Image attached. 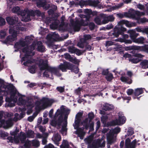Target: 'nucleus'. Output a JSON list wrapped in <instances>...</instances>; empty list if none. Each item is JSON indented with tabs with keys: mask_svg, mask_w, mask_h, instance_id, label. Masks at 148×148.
Here are the masks:
<instances>
[{
	"mask_svg": "<svg viewBox=\"0 0 148 148\" xmlns=\"http://www.w3.org/2000/svg\"><path fill=\"white\" fill-rule=\"evenodd\" d=\"M1 87L3 89H1L2 90L0 91V106L3 102L2 96L6 95L8 96L6 97L5 101L8 103V105L9 107L14 106L16 102L19 105H25L29 109H31L34 106V102L30 100L26 102L24 96L20 94L16 90L10 91L4 85V83Z\"/></svg>",
	"mask_w": 148,
	"mask_h": 148,
	"instance_id": "nucleus-1",
	"label": "nucleus"
},
{
	"mask_svg": "<svg viewBox=\"0 0 148 148\" xmlns=\"http://www.w3.org/2000/svg\"><path fill=\"white\" fill-rule=\"evenodd\" d=\"M70 112V109L66 108L63 106H62L60 109H59L57 110L54 117L53 116V109H51L49 112V117L50 118H53V119H55L57 117L59 116V122L58 123H57L55 121L52 120L51 121L50 124L54 126H56L57 125L58 126L62 125V127L61 132L63 135H65L66 134L67 119L68 115L69 114Z\"/></svg>",
	"mask_w": 148,
	"mask_h": 148,
	"instance_id": "nucleus-2",
	"label": "nucleus"
},
{
	"mask_svg": "<svg viewBox=\"0 0 148 148\" xmlns=\"http://www.w3.org/2000/svg\"><path fill=\"white\" fill-rule=\"evenodd\" d=\"M6 20L7 22L11 25L9 30V33L11 35L7 37L5 43H9L16 39L17 34L19 33V30L24 32L26 30V29L25 27H18V25H16L18 22L17 17L11 18L8 17Z\"/></svg>",
	"mask_w": 148,
	"mask_h": 148,
	"instance_id": "nucleus-3",
	"label": "nucleus"
},
{
	"mask_svg": "<svg viewBox=\"0 0 148 148\" xmlns=\"http://www.w3.org/2000/svg\"><path fill=\"white\" fill-rule=\"evenodd\" d=\"M36 44L33 43L32 46L28 47L27 46L22 48L21 51L20 57L21 58V62H24L23 64L25 66H30L32 64L34 63L35 60L32 58L34 53L33 51L36 48Z\"/></svg>",
	"mask_w": 148,
	"mask_h": 148,
	"instance_id": "nucleus-4",
	"label": "nucleus"
},
{
	"mask_svg": "<svg viewBox=\"0 0 148 148\" xmlns=\"http://www.w3.org/2000/svg\"><path fill=\"white\" fill-rule=\"evenodd\" d=\"M36 63L38 65L39 67L41 70L45 69L43 73L44 77H48L49 76L48 73L51 74H55L58 76H61V74L58 72V69L49 66L47 60H44L42 59L38 58Z\"/></svg>",
	"mask_w": 148,
	"mask_h": 148,
	"instance_id": "nucleus-5",
	"label": "nucleus"
},
{
	"mask_svg": "<svg viewBox=\"0 0 148 148\" xmlns=\"http://www.w3.org/2000/svg\"><path fill=\"white\" fill-rule=\"evenodd\" d=\"M83 114L82 111L78 112L77 114L76 115L74 123L73 125L74 128L77 129L75 133L77 134L78 136L80 137L81 139L83 138V136L84 135L85 133L83 132V128H78V127L81 125V124L82 125H83L82 124V123L81 124H79V122Z\"/></svg>",
	"mask_w": 148,
	"mask_h": 148,
	"instance_id": "nucleus-6",
	"label": "nucleus"
},
{
	"mask_svg": "<svg viewBox=\"0 0 148 148\" xmlns=\"http://www.w3.org/2000/svg\"><path fill=\"white\" fill-rule=\"evenodd\" d=\"M143 12H140L139 11H135L133 9H130L128 12L124 14V16L126 17L132 18L137 20L138 23H143L146 21V19L145 18H140L139 17L144 15Z\"/></svg>",
	"mask_w": 148,
	"mask_h": 148,
	"instance_id": "nucleus-7",
	"label": "nucleus"
},
{
	"mask_svg": "<svg viewBox=\"0 0 148 148\" xmlns=\"http://www.w3.org/2000/svg\"><path fill=\"white\" fill-rule=\"evenodd\" d=\"M13 12L17 13L18 14H21L22 16V21H28L30 20V16H34V14H31V12L28 11L24 10L22 12L21 11L20 8L18 6L13 8L12 9Z\"/></svg>",
	"mask_w": 148,
	"mask_h": 148,
	"instance_id": "nucleus-8",
	"label": "nucleus"
},
{
	"mask_svg": "<svg viewBox=\"0 0 148 148\" xmlns=\"http://www.w3.org/2000/svg\"><path fill=\"white\" fill-rule=\"evenodd\" d=\"M53 102V99L44 97L40 101L36 102L35 104L36 108L37 109H44L51 106Z\"/></svg>",
	"mask_w": 148,
	"mask_h": 148,
	"instance_id": "nucleus-9",
	"label": "nucleus"
},
{
	"mask_svg": "<svg viewBox=\"0 0 148 148\" xmlns=\"http://www.w3.org/2000/svg\"><path fill=\"white\" fill-rule=\"evenodd\" d=\"M34 132L32 130H28L26 135L24 133L21 132L20 133L19 138L22 143H25L24 146L27 147L29 148L30 146L31 142L27 140L25 142V140L26 138H33L34 136Z\"/></svg>",
	"mask_w": 148,
	"mask_h": 148,
	"instance_id": "nucleus-10",
	"label": "nucleus"
},
{
	"mask_svg": "<svg viewBox=\"0 0 148 148\" xmlns=\"http://www.w3.org/2000/svg\"><path fill=\"white\" fill-rule=\"evenodd\" d=\"M120 131V128L119 127H116L114 130H110L109 134L107 135V140L108 143L110 144L113 143L115 140V136H114V134H117Z\"/></svg>",
	"mask_w": 148,
	"mask_h": 148,
	"instance_id": "nucleus-11",
	"label": "nucleus"
},
{
	"mask_svg": "<svg viewBox=\"0 0 148 148\" xmlns=\"http://www.w3.org/2000/svg\"><path fill=\"white\" fill-rule=\"evenodd\" d=\"M119 119H116L112 122L109 125H121L125 123L126 118L121 112L119 113Z\"/></svg>",
	"mask_w": 148,
	"mask_h": 148,
	"instance_id": "nucleus-12",
	"label": "nucleus"
},
{
	"mask_svg": "<svg viewBox=\"0 0 148 148\" xmlns=\"http://www.w3.org/2000/svg\"><path fill=\"white\" fill-rule=\"evenodd\" d=\"M88 115L89 119L88 118L86 119L83 122L82 124L86 129L89 127L90 128H92L93 127L94 125L93 123L91 121V120L94 117L93 113L92 112H90L88 114Z\"/></svg>",
	"mask_w": 148,
	"mask_h": 148,
	"instance_id": "nucleus-13",
	"label": "nucleus"
},
{
	"mask_svg": "<svg viewBox=\"0 0 148 148\" xmlns=\"http://www.w3.org/2000/svg\"><path fill=\"white\" fill-rule=\"evenodd\" d=\"M88 19L85 17L83 19H80L79 21H76L75 24L73 25L74 29L75 31H79L81 25L85 26L88 24Z\"/></svg>",
	"mask_w": 148,
	"mask_h": 148,
	"instance_id": "nucleus-14",
	"label": "nucleus"
},
{
	"mask_svg": "<svg viewBox=\"0 0 148 148\" xmlns=\"http://www.w3.org/2000/svg\"><path fill=\"white\" fill-rule=\"evenodd\" d=\"M126 139L125 141V146L126 148H135V145L136 143V140H133L130 143V139H132L134 137V136H128L127 135H125V136Z\"/></svg>",
	"mask_w": 148,
	"mask_h": 148,
	"instance_id": "nucleus-15",
	"label": "nucleus"
},
{
	"mask_svg": "<svg viewBox=\"0 0 148 148\" xmlns=\"http://www.w3.org/2000/svg\"><path fill=\"white\" fill-rule=\"evenodd\" d=\"M70 66H72V64L67 62H65L63 64H60L58 68L62 72H65L66 71L67 69L72 70Z\"/></svg>",
	"mask_w": 148,
	"mask_h": 148,
	"instance_id": "nucleus-16",
	"label": "nucleus"
},
{
	"mask_svg": "<svg viewBox=\"0 0 148 148\" xmlns=\"http://www.w3.org/2000/svg\"><path fill=\"white\" fill-rule=\"evenodd\" d=\"M144 56L138 53H136L132 56V58L130 59L129 60L134 63H137L139 62Z\"/></svg>",
	"mask_w": 148,
	"mask_h": 148,
	"instance_id": "nucleus-17",
	"label": "nucleus"
},
{
	"mask_svg": "<svg viewBox=\"0 0 148 148\" xmlns=\"http://www.w3.org/2000/svg\"><path fill=\"white\" fill-rule=\"evenodd\" d=\"M105 142L103 137L101 139H98L94 141L93 145L96 147H104L105 145Z\"/></svg>",
	"mask_w": 148,
	"mask_h": 148,
	"instance_id": "nucleus-18",
	"label": "nucleus"
},
{
	"mask_svg": "<svg viewBox=\"0 0 148 148\" xmlns=\"http://www.w3.org/2000/svg\"><path fill=\"white\" fill-rule=\"evenodd\" d=\"M61 137L60 135L56 133L54 134L52 138V140L55 144L57 145H59V142L61 140Z\"/></svg>",
	"mask_w": 148,
	"mask_h": 148,
	"instance_id": "nucleus-19",
	"label": "nucleus"
},
{
	"mask_svg": "<svg viewBox=\"0 0 148 148\" xmlns=\"http://www.w3.org/2000/svg\"><path fill=\"white\" fill-rule=\"evenodd\" d=\"M25 46V41L24 40H21L15 44L14 47L18 50L21 49Z\"/></svg>",
	"mask_w": 148,
	"mask_h": 148,
	"instance_id": "nucleus-20",
	"label": "nucleus"
},
{
	"mask_svg": "<svg viewBox=\"0 0 148 148\" xmlns=\"http://www.w3.org/2000/svg\"><path fill=\"white\" fill-rule=\"evenodd\" d=\"M125 24L128 27H131L132 26L133 24L125 20H122L118 23V25H121Z\"/></svg>",
	"mask_w": 148,
	"mask_h": 148,
	"instance_id": "nucleus-21",
	"label": "nucleus"
},
{
	"mask_svg": "<svg viewBox=\"0 0 148 148\" xmlns=\"http://www.w3.org/2000/svg\"><path fill=\"white\" fill-rule=\"evenodd\" d=\"M128 32L130 34V37L132 40L138 35V34L136 33L135 31L133 30H129Z\"/></svg>",
	"mask_w": 148,
	"mask_h": 148,
	"instance_id": "nucleus-22",
	"label": "nucleus"
},
{
	"mask_svg": "<svg viewBox=\"0 0 148 148\" xmlns=\"http://www.w3.org/2000/svg\"><path fill=\"white\" fill-rule=\"evenodd\" d=\"M132 41L136 43L143 44L144 42L145 38L143 37H140L137 38H135Z\"/></svg>",
	"mask_w": 148,
	"mask_h": 148,
	"instance_id": "nucleus-23",
	"label": "nucleus"
},
{
	"mask_svg": "<svg viewBox=\"0 0 148 148\" xmlns=\"http://www.w3.org/2000/svg\"><path fill=\"white\" fill-rule=\"evenodd\" d=\"M114 18L112 15H110L108 16L103 21V24H106L110 21H112L114 20Z\"/></svg>",
	"mask_w": 148,
	"mask_h": 148,
	"instance_id": "nucleus-24",
	"label": "nucleus"
},
{
	"mask_svg": "<svg viewBox=\"0 0 148 148\" xmlns=\"http://www.w3.org/2000/svg\"><path fill=\"white\" fill-rule=\"evenodd\" d=\"M121 80L123 82L129 84H130L132 82V80L131 79L123 76H121Z\"/></svg>",
	"mask_w": 148,
	"mask_h": 148,
	"instance_id": "nucleus-25",
	"label": "nucleus"
},
{
	"mask_svg": "<svg viewBox=\"0 0 148 148\" xmlns=\"http://www.w3.org/2000/svg\"><path fill=\"white\" fill-rule=\"evenodd\" d=\"M137 48L140 49V51H144L148 53V45H145L143 46L137 47Z\"/></svg>",
	"mask_w": 148,
	"mask_h": 148,
	"instance_id": "nucleus-26",
	"label": "nucleus"
},
{
	"mask_svg": "<svg viewBox=\"0 0 148 148\" xmlns=\"http://www.w3.org/2000/svg\"><path fill=\"white\" fill-rule=\"evenodd\" d=\"M37 46L38 50L41 52H43L44 51V47L42 46V44L41 42L39 41L37 42Z\"/></svg>",
	"mask_w": 148,
	"mask_h": 148,
	"instance_id": "nucleus-27",
	"label": "nucleus"
},
{
	"mask_svg": "<svg viewBox=\"0 0 148 148\" xmlns=\"http://www.w3.org/2000/svg\"><path fill=\"white\" fill-rule=\"evenodd\" d=\"M7 139L8 140V142H10L11 143L14 142L16 143H17L19 142V140L18 138H13L11 136H9L7 137Z\"/></svg>",
	"mask_w": 148,
	"mask_h": 148,
	"instance_id": "nucleus-28",
	"label": "nucleus"
},
{
	"mask_svg": "<svg viewBox=\"0 0 148 148\" xmlns=\"http://www.w3.org/2000/svg\"><path fill=\"white\" fill-rule=\"evenodd\" d=\"M59 37V35L58 34H57L56 33H53L52 35H48L47 36V38L48 40H51V38L53 39H55V38H57Z\"/></svg>",
	"mask_w": 148,
	"mask_h": 148,
	"instance_id": "nucleus-29",
	"label": "nucleus"
},
{
	"mask_svg": "<svg viewBox=\"0 0 148 148\" xmlns=\"http://www.w3.org/2000/svg\"><path fill=\"white\" fill-rule=\"evenodd\" d=\"M143 92V90L142 88H137L135 90L134 94L135 96H138Z\"/></svg>",
	"mask_w": 148,
	"mask_h": 148,
	"instance_id": "nucleus-30",
	"label": "nucleus"
},
{
	"mask_svg": "<svg viewBox=\"0 0 148 148\" xmlns=\"http://www.w3.org/2000/svg\"><path fill=\"white\" fill-rule=\"evenodd\" d=\"M140 65L143 68H148V60H144L140 63Z\"/></svg>",
	"mask_w": 148,
	"mask_h": 148,
	"instance_id": "nucleus-31",
	"label": "nucleus"
},
{
	"mask_svg": "<svg viewBox=\"0 0 148 148\" xmlns=\"http://www.w3.org/2000/svg\"><path fill=\"white\" fill-rule=\"evenodd\" d=\"M115 41H120L121 42H124L125 43L131 44L132 43V41L130 40H125L122 38H119L116 39Z\"/></svg>",
	"mask_w": 148,
	"mask_h": 148,
	"instance_id": "nucleus-32",
	"label": "nucleus"
},
{
	"mask_svg": "<svg viewBox=\"0 0 148 148\" xmlns=\"http://www.w3.org/2000/svg\"><path fill=\"white\" fill-rule=\"evenodd\" d=\"M8 136V134L4 131H0V136L3 139H5Z\"/></svg>",
	"mask_w": 148,
	"mask_h": 148,
	"instance_id": "nucleus-33",
	"label": "nucleus"
},
{
	"mask_svg": "<svg viewBox=\"0 0 148 148\" xmlns=\"http://www.w3.org/2000/svg\"><path fill=\"white\" fill-rule=\"evenodd\" d=\"M61 148H69L67 141L66 140H63L62 144L60 146Z\"/></svg>",
	"mask_w": 148,
	"mask_h": 148,
	"instance_id": "nucleus-34",
	"label": "nucleus"
},
{
	"mask_svg": "<svg viewBox=\"0 0 148 148\" xmlns=\"http://www.w3.org/2000/svg\"><path fill=\"white\" fill-rule=\"evenodd\" d=\"M140 46H130L128 47H125V49L126 51L130 50L133 49H136V50H139L140 49H138L137 48V47H140Z\"/></svg>",
	"mask_w": 148,
	"mask_h": 148,
	"instance_id": "nucleus-35",
	"label": "nucleus"
},
{
	"mask_svg": "<svg viewBox=\"0 0 148 148\" xmlns=\"http://www.w3.org/2000/svg\"><path fill=\"white\" fill-rule=\"evenodd\" d=\"M45 5V0L42 1H39L37 2V6L38 7H40L44 6Z\"/></svg>",
	"mask_w": 148,
	"mask_h": 148,
	"instance_id": "nucleus-36",
	"label": "nucleus"
},
{
	"mask_svg": "<svg viewBox=\"0 0 148 148\" xmlns=\"http://www.w3.org/2000/svg\"><path fill=\"white\" fill-rule=\"evenodd\" d=\"M94 21L98 25H101L103 23V21H101V18L97 17L94 20Z\"/></svg>",
	"mask_w": 148,
	"mask_h": 148,
	"instance_id": "nucleus-37",
	"label": "nucleus"
},
{
	"mask_svg": "<svg viewBox=\"0 0 148 148\" xmlns=\"http://www.w3.org/2000/svg\"><path fill=\"white\" fill-rule=\"evenodd\" d=\"M36 68L35 66H30L29 69V71L32 73H35Z\"/></svg>",
	"mask_w": 148,
	"mask_h": 148,
	"instance_id": "nucleus-38",
	"label": "nucleus"
},
{
	"mask_svg": "<svg viewBox=\"0 0 148 148\" xmlns=\"http://www.w3.org/2000/svg\"><path fill=\"white\" fill-rule=\"evenodd\" d=\"M32 145L36 147H38L40 145V143L37 140H35L32 141Z\"/></svg>",
	"mask_w": 148,
	"mask_h": 148,
	"instance_id": "nucleus-39",
	"label": "nucleus"
},
{
	"mask_svg": "<svg viewBox=\"0 0 148 148\" xmlns=\"http://www.w3.org/2000/svg\"><path fill=\"white\" fill-rule=\"evenodd\" d=\"M93 138V136L91 135L89 136L88 137L86 138L85 139V141L86 143H90L92 141Z\"/></svg>",
	"mask_w": 148,
	"mask_h": 148,
	"instance_id": "nucleus-40",
	"label": "nucleus"
},
{
	"mask_svg": "<svg viewBox=\"0 0 148 148\" xmlns=\"http://www.w3.org/2000/svg\"><path fill=\"white\" fill-rule=\"evenodd\" d=\"M134 133V131L132 128H129L127 131V135L128 136H131Z\"/></svg>",
	"mask_w": 148,
	"mask_h": 148,
	"instance_id": "nucleus-41",
	"label": "nucleus"
},
{
	"mask_svg": "<svg viewBox=\"0 0 148 148\" xmlns=\"http://www.w3.org/2000/svg\"><path fill=\"white\" fill-rule=\"evenodd\" d=\"M121 34V32L119 30H117L115 27L114 29V32L113 34V35L115 36L116 37H118L119 34Z\"/></svg>",
	"mask_w": 148,
	"mask_h": 148,
	"instance_id": "nucleus-42",
	"label": "nucleus"
},
{
	"mask_svg": "<svg viewBox=\"0 0 148 148\" xmlns=\"http://www.w3.org/2000/svg\"><path fill=\"white\" fill-rule=\"evenodd\" d=\"M69 51L71 53H75L76 48L73 47H68Z\"/></svg>",
	"mask_w": 148,
	"mask_h": 148,
	"instance_id": "nucleus-43",
	"label": "nucleus"
},
{
	"mask_svg": "<svg viewBox=\"0 0 148 148\" xmlns=\"http://www.w3.org/2000/svg\"><path fill=\"white\" fill-rule=\"evenodd\" d=\"M113 75L110 73L107 74L106 77V79L108 81H110L113 78Z\"/></svg>",
	"mask_w": 148,
	"mask_h": 148,
	"instance_id": "nucleus-44",
	"label": "nucleus"
},
{
	"mask_svg": "<svg viewBox=\"0 0 148 148\" xmlns=\"http://www.w3.org/2000/svg\"><path fill=\"white\" fill-rule=\"evenodd\" d=\"M108 118V117L107 115L102 116L101 117V121L104 124L105 123Z\"/></svg>",
	"mask_w": 148,
	"mask_h": 148,
	"instance_id": "nucleus-45",
	"label": "nucleus"
},
{
	"mask_svg": "<svg viewBox=\"0 0 148 148\" xmlns=\"http://www.w3.org/2000/svg\"><path fill=\"white\" fill-rule=\"evenodd\" d=\"M70 67H71L72 68V70H71L72 71H73L75 73H77L78 72L79 69L77 67H74L72 65V66H70Z\"/></svg>",
	"mask_w": 148,
	"mask_h": 148,
	"instance_id": "nucleus-46",
	"label": "nucleus"
},
{
	"mask_svg": "<svg viewBox=\"0 0 148 148\" xmlns=\"http://www.w3.org/2000/svg\"><path fill=\"white\" fill-rule=\"evenodd\" d=\"M91 37L90 35H85L84 36V38L83 40L84 42H85L86 40L90 39Z\"/></svg>",
	"mask_w": 148,
	"mask_h": 148,
	"instance_id": "nucleus-47",
	"label": "nucleus"
},
{
	"mask_svg": "<svg viewBox=\"0 0 148 148\" xmlns=\"http://www.w3.org/2000/svg\"><path fill=\"white\" fill-rule=\"evenodd\" d=\"M70 61L75 64H78L79 62V60L75 58H72Z\"/></svg>",
	"mask_w": 148,
	"mask_h": 148,
	"instance_id": "nucleus-48",
	"label": "nucleus"
},
{
	"mask_svg": "<svg viewBox=\"0 0 148 148\" xmlns=\"http://www.w3.org/2000/svg\"><path fill=\"white\" fill-rule=\"evenodd\" d=\"M6 35V33L4 31H1L0 32V37L3 38Z\"/></svg>",
	"mask_w": 148,
	"mask_h": 148,
	"instance_id": "nucleus-49",
	"label": "nucleus"
},
{
	"mask_svg": "<svg viewBox=\"0 0 148 148\" xmlns=\"http://www.w3.org/2000/svg\"><path fill=\"white\" fill-rule=\"evenodd\" d=\"M64 57L65 59L68 60L70 61L72 58L71 56L68 53L64 54Z\"/></svg>",
	"mask_w": 148,
	"mask_h": 148,
	"instance_id": "nucleus-50",
	"label": "nucleus"
},
{
	"mask_svg": "<svg viewBox=\"0 0 148 148\" xmlns=\"http://www.w3.org/2000/svg\"><path fill=\"white\" fill-rule=\"evenodd\" d=\"M83 39L80 40V41L77 44V46L80 48H83L84 47L83 43L82 42Z\"/></svg>",
	"mask_w": 148,
	"mask_h": 148,
	"instance_id": "nucleus-51",
	"label": "nucleus"
},
{
	"mask_svg": "<svg viewBox=\"0 0 148 148\" xmlns=\"http://www.w3.org/2000/svg\"><path fill=\"white\" fill-rule=\"evenodd\" d=\"M5 19L1 18L0 17V26L5 25Z\"/></svg>",
	"mask_w": 148,
	"mask_h": 148,
	"instance_id": "nucleus-52",
	"label": "nucleus"
},
{
	"mask_svg": "<svg viewBox=\"0 0 148 148\" xmlns=\"http://www.w3.org/2000/svg\"><path fill=\"white\" fill-rule=\"evenodd\" d=\"M84 12L87 15H90L92 13V11L90 10L86 9L84 10Z\"/></svg>",
	"mask_w": 148,
	"mask_h": 148,
	"instance_id": "nucleus-53",
	"label": "nucleus"
},
{
	"mask_svg": "<svg viewBox=\"0 0 148 148\" xmlns=\"http://www.w3.org/2000/svg\"><path fill=\"white\" fill-rule=\"evenodd\" d=\"M57 89L60 92H63L64 90V88L62 87H58L57 88Z\"/></svg>",
	"mask_w": 148,
	"mask_h": 148,
	"instance_id": "nucleus-54",
	"label": "nucleus"
},
{
	"mask_svg": "<svg viewBox=\"0 0 148 148\" xmlns=\"http://www.w3.org/2000/svg\"><path fill=\"white\" fill-rule=\"evenodd\" d=\"M82 91V89L80 88H79L77 89H76L75 90V93L77 95H79L81 94V92Z\"/></svg>",
	"mask_w": 148,
	"mask_h": 148,
	"instance_id": "nucleus-55",
	"label": "nucleus"
},
{
	"mask_svg": "<svg viewBox=\"0 0 148 148\" xmlns=\"http://www.w3.org/2000/svg\"><path fill=\"white\" fill-rule=\"evenodd\" d=\"M82 53V51L77 49H76L75 52V53H76L77 55L79 56L81 55Z\"/></svg>",
	"mask_w": 148,
	"mask_h": 148,
	"instance_id": "nucleus-56",
	"label": "nucleus"
},
{
	"mask_svg": "<svg viewBox=\"0 0 148 148\" xmlns=\"http://www.w3.org/2000/svg\"><path fill=\"white\" fill-rule=\"evenodd\" d=\"M114 44V42L111 41H107L106 42V46H110Z\"/></svg>",
	"mask_w": 148,
	"mask_h": 148,
	"instance_id": "nucleus-57",
	"label": "nucleus"
},
{
	"mask_svg": "<svg viewBox=\"0 0 148 148\" xmlns=\"http://www.w3.org/2000/svg\"><path fill=\"white\" fill-rule=\"evenodd\" d=\"M4 82V81L3 80L0 79V91L2 90L1 89H3L1 88V86L3 85Z\"/></svg>",
	"mask_w": 148,
	"mask_h": 148,
	"instance_id": "nucleus-58",
	"label": "nucleus"
},
{
	"mask_svg": "<svg viewBox=\"0 0 148 148\" xmlns=\"http://www.w3.org/2000/svg\"><path fill=\"white\" fill-rule=\"evenodd\" d=\"M89 27L91 30H92L94 28L95 24L93 23H90L89 24Z\"/></svg>",
	"mask_w": 148,
	"mask_h": 148,
	"instance_id": "nucleus-59",
	"label": "nucleus"
},
{
	"mask_svg": "<svg viewBox=\"0 0 148 148\" xmlns=\"http://www.w3.org/2000/svg\"><path fill=\"white\" fill-rule=\"evenodd\" d=\"M7 2L8 6H11L13 3V1L12 0H7Z\"/></svg>",
	"mask_w": 148,
	"mask_h": 148,
	"instance_id": "nucleus-60",
	"label": "nucleus"
},
{
	"mask_svg": "<svg viewBox=\"0 0 148 148\" xmlns=\"http://www.w3.org/2000/svg\"><path fill=\"white\" fill-rule=\"evenodd\" d=\"M133 92V90L132 89H128L127 90V94L128 95H131L132 93Z\"/></svg>",
	"mask_w": 148,
	"mask_h": 148,
	"instance_id": "nucleus-61",
	"label": "nucleus"
},
{
	"mask_svg": "<svg viewBox=\"0 0 148 148\" xmlns=\"http://www.w3.org/2000/svg\"><path fill=\"white\" fill-rule=\"evenodd\" d=\"M10 134L14 136V138H18L16 137L17 136V133L16 132H10Z\"/></svg>",
	"mask_w": 148,
	"mask_h": 148,
	"instance_id": "nucleus-62",
	"label": "nucleus"
},
{
	"mask_svg": "<svg viewBox=\"0 0 148 148\" xmlns=\"http://www.w3.org/2000/svg\"><path fill=\"white\" fill-rule=\"evenodd\" d=\"M45 148H55L53 145L51 144H49L48 145L46 146L45 147Z\"/></svg>",
	"mask_w": 148,
	"mask_h": 148,
	"instance_id": "nucleus-63",
	"label": "nucleus"
},
{
	"mask_svg": "<svg viewBox=\"0 0 148 148\" xmlns=\"http://www.w3.org/2000/svg\"><path fill=\"white\" fill-rule=\"evenodd\" d=\"M113 26L112 24H110L107 25L106 29H110L113 28Z\"/></svg>",
	"mask_w": 148,
	"mask_h": 148,
	"instance_id": "nucleus-64",
	"label": "nucleus"
}]
</instances>
